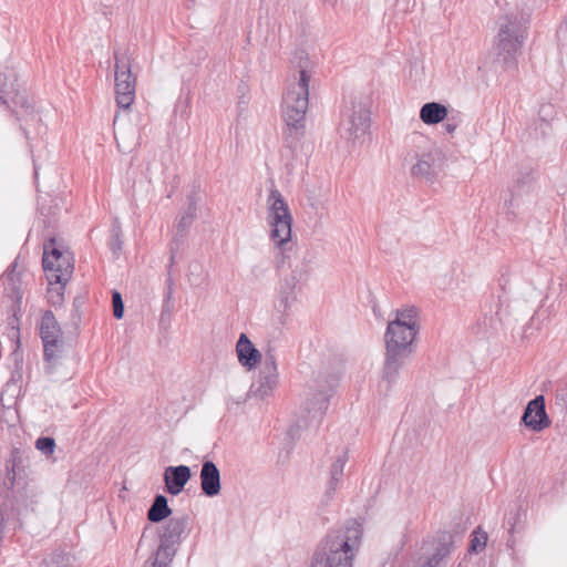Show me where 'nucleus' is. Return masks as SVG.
<instances>
[{
	"label": "nucleus",
	"instance_id": "nucleus-1",
	"mask_svg": "<svg viewBox=\"0 0 567 567\" xmlns=\"http://www.w3.org/2000/svg\"><path fill=\"white\" fill-rule=\"evenodd\" d=\"M363 536L362 524L355 518L347 519L332 528L318 549L310 567H353Z\"/></svg>",
	"mask_w": 567,
	"mask_h": 567
},
{
	"label": "nucleus",
	"instance_id": "nucleus-2",
	"mask_svg": "<svg viewBox=\"0 0 567 567\" xmlns=\"http://www.w3.org/2000/svg\"><path fill=\"white\" fill-rule=\"evenodd\" d=\"M529 18V12L515 7L502 13L497 19L494 63L505 71L517 68V55L528 34Z\"/></svg>",
	"mask_w": 567,
	"mask_h": 567
},
{
	"label": "nucleus",
	"instance_id": "nucleus-3",
	"mask_svg": "<svg viewBox=\"0 0 567 567\" xmlns=\"http://www.w3.org/2000/svg\"><path fill=\"white\" fill-rule=\"evenodd\" d=\"M311 80L308 56H300L298 78L287 87L282 99V117L287 125L286 142L291 145L303 133L305 117L309 106Z\"/></svg>",
	"mask_w": 567,
	"mask_h": 567
},
{
	"label": "nucleus",
	"instance_id": "nucleus-4",
	"mask_svg": "<svg viewBox=\"0 0 567 567\" xmlns=\"http://www.w3.org/2000/svg\"><path fill=\"white\" fill-rule=\"evenodd\" d=\"M415 328L405 327L400 321H390L384 333L385 358L382 368V381L392 385L400 370L413 353V341L417 336Z\"/></svg>",
	"mask_w": 567,
	"mask_h": 567
},
{
	"label": "nucleus",
	"instance_id": "nucleus-5",
	"mask_svg": "<svg viewBox=\"0 0 567 567\" xmlns=\"http://www.w3.org/2000/svg\"><path fill=\"white\" fill-rule=\"evenodd\" d=\"M268 224L270 226V239L280 249L281 264H285L287 251L291 250V224L292 217L281 193L272 188L268 196Z\"/></svg>",
	"mask_w": 567,
	"mask_h": 567
},
{
	"label": "nucleus",
	"instance_id": "nucleus-6",
	"mask_svg": "<svg viewBox=\"0 0 567 567\" xmlns=\"http://www.w3.org/2000/svg\"><path fill=\"white\" fill-rule=\"evenodd\" d=\"M42 265L49 286L65 285L74 269L71 252L61 250L55 238L44 243Z\"/></svg>",
	"mask_w": 567,
	"mask_h": 567
},
{
	"label": "nucleus",
	"instance_id": "nucleus-7",
	"mask_svg": "<svg viewBox=\"0 0 567 567\" xmlns=\"http://www.w3.org/2000/svg\"><path fill=\"white\" fill-rule=\"evenodd\" d=\"M115 101L120 109H128L135 99L136 76L132 72V58L114 50Z\"/></svg>",
	"mask_w": 567,
	"mask_h": 567
},
{
	"label": "nucleus",
	"instance_id": "nucleus-8",
	"mask_svg": "<svg viewBox=\"0 0 567 567\" xmlns=\"http://www.w3.org/2000/svg\"><path fill=\"white\" fill-rule=\"evenodd\" d=\"M371 112L367 103L351 100L342 111L339 125L341 137L348 141H355L364 136L370 128Z\"/></svg>",
	"mask_w": 567,
	"mask_h": 567
},
{
	"label": "nucleus",
	"instance_id": "nucleus-9",
	"mask_svg": "<svg viewBox=\"0 0 567 567\" xmlns=\"http://www.w3.org/2000/svg\"><path fill=\"white\" fill-rule=\"evenodd\" d=\"M62 330L53 312L47 310L40 323V337L43 342V357L50 367L58 364L64 350Z\"/></svg>",
	"mask_w": 567,
	"mask_h": 567
},
{
	"label": "nucleus",
	"instance_id": "nucleus-10",
	"mask_svg": "<svg viewBox=\"0 0 567 567\" xmlns=\"http://www.w3.org/2000/svg\"><path fill=\"white\" fill-rule=\"evenodd\" d=\"M279 383V373L275 351L268 349L264 354L260 365L259 377L250 386L251 396L265 400L274 394Z\"/></svg>",
	"mask_w": 567,
	"mask_h": 567
},
{
	"label": "nucleus",
	"instance_id": "nucleus-11",
	"mask_svg": "<svg viewBox=\"0 0 567 567\" xmlns=\"http://www.w3.org/2000/svg\"><path fill=\"white\" fill-rule=\"evenodd\" d=\"M311 395L305 406L307 416H302L296 424L297 430L315 426L318 427L326 415L332 396V384L320 386Z\"/></svg>",
	"mask_w": 567,
	"mask_h": 567
},
{
	"label": "nucleus",
	"instance_id": "nucleus-12",
	"mask_svg": "<svg viewBox=\"0 0 567 567\" xmlns=\"http://www.w3.org/2000/svg\"><path fill=\"white\" fill-rule=\"evenodd\" d=\"M453 544V536L446 532L424 542L422 546V561H424L429 567L445 566L446 558L452 553Z\"/></svg>",
	"mask_w": 567,
	"mask_h": 567
},
{
	"label": "nucleus",
	"instance_id": "nucleus-13",
	"mask_svg": "<svg viewBox=\"0 0 567 567\" xmlns=\"http://www.w3.org/2000/svg\"><path fill=\"white\" fill-rule=\"evenodd\" d=\"M511 269L508 266H503L499 269L497 278V286L499 293L491 296V303L488 306L491 324L495 321L502 322L504 317L508 315L509 298L507 293V286L509 285Z\"/></svg>",
	"mask_w": 567,
	"mask_h": 567
},
{
	"label": "nucleus",
	"instance_id": "nucleus-14",
	"mask_svg": "<svg viewBox=\"0 0 567 567\" xmlns=\"http://www.w3.org/2000/svg\"><path fill=\"white\" fill-rule=\"evenodd\" d=\"M520 423L534 432H540L551 424L546 412L544 395H537L527 403Z\"/></svg>",
	"mask_w": 567,
	"mask_h": 567
},
{
	"label": "nucleus",
	"instance_id": "nucleus-15",
	"mask_svg": "<svg viewBox=\"0 0 567 567\" xmlns=\"http://www.w3.org/2000/svg\"><path fill=\"white\" fill-rule=\"evenodd\" d=\"M174 258L175 255L172 251L171 255V264L168 266V277L166 280V291L164 296V302L162 307V312L159 316V329L163 333V337L166 339L167 334L172 329V323L174 319L175 303L173 300L174 296Z\"/></svg>",
	"mask_w": 567,
	"mask_h": 567
},
{
	"label": "nucleus",
	"instance_id": "nucleus-16",
	"mask_svg": "<svg viewBox=\"0 0 567 567\" xmlns=\"http://www.w3.org/2000/svg\"><path fill=\"white\" fill-rule=\"evenodd\" d=\"M177 544V524H169L166 532L163 534L159 547L156 551L154 561L150 567H171V564L176 555ZM148 564V561L146 563ZM145 567H148L145 565Z\"/></svg>",
	"mask_w": 567,
	"mask_h": 567
},
{
	"label": "nucleus",
	"instance_id": "nucleus-17",
	"mask_svg": "<svg viewBox=\"0 0 567 567\" xmlns=\"http://www.w3.org/2000/svg\"><path fill=\"white\" fill-rule=\"evenodd\" d=\"M202 492L207 497L217 496L220 493V472L213 461H205L200 470Z\"/></svg>",
	"mask_w": 567,
	"mask_h": 567
},
{
	"label": "nucleus",
	"instance_id": "nucleus-18",
	"mask_svg": "<svg viewBox=\"0 0 567 567\" xmlns=\"http://www.w3.org/2000/svg\"><path fill=\"white\" fill-rule=\"evenodd\" d=\"M25 461L27 458L20 450L13 449L11 451L10 458L6 464L7 477L3 482L7 488H12L16 483L25 478Z\"/></svg>",
	"mask_w": 567,
	"mask_h": 567
},
{
	"label": "nucleus",
	"instance_id": "nucleus-19",
	"mask_svg": "<svg viewBox=\"0 0 567 567\" xmlns=\"http://www.w3.org/2000/svg\"><path fill=\"white\" fill-rule=\"evenodd\" d=\"M236 352L239 363L248 370L256 368L258 363L261 364L264 360L259 350L245 333H241L238 338Z\"/></svg>",
	"mask_w": 567,
	"mask_h": 567
},
{
	"label": "nucleus",
	"instance_id": "nucleus-20",
	"mask_svg": "<svg viewBox=\"0 0 567 567\" xmlns=\"http://www.w3.org/2000/svg\"><path fill=\"white\" fill-rule=\"evenodd\" d=\"M440 171V163L436 153L429 152L417 157L416 163L411 168L414 177H421L426 181H434Z\"/></svg>",
	"mask_w": 567,
	"mask_h": 567
},
{
	"label": "nucleus",
	"instance_id": "nucleus-21",
	"mask_svg": "<svg viewBox=\"0 0 567 567\" xmlns=\"http://www.w3.org/2000/svg\"><path fill=\"white\" fill-rule=\"evenodd\" d=\"M349 460L348 452L339 454L329 470V481L326 489V496L331 498L343 477L344 466Z\"/></svg>",
	"mask_w": 567,
	"mask_h": 567
},
{
	"label": "nucleus",
	"instance_id": "nucleus-22",
	"mask_svg": "<svg viewBox=\"0 0 567 567\" xmlns=\"http://www.w3.org/2000/svg\"><path fill=\"white\" fill-rule=\"evenodd\" d=\"M449 115L447 107L439 102H427L420 110V118L426 125H435L443 122Z\"/></svg>",
	"mask_w": 567,
	"mask_h": 567
},
{
	"label": "nucleus",
	"instance_id": "nucleus-23",
	"mask_svg": "<svg viewBox=\"0 0 567 567\" xmlns=\"http://www.w3.org/2000/svg\"><path fill=\"white\" fill-rule=\"evenodd\" d=\"M200 187L194 186L190 194L187 195V209L179 218V230L188 227L196 217L197 206L200 200Z\"/></svg>",
	"mask_w": 567,
	"mask_h": 567
},
{
	"label": "nucleus",
	"instance_id": "nucleus-24",
	"mask_svg": "<svg viewBox=\"0 0 567 567\" xmlns=\"http://www.w3.org/2000/svg\"><path fill=\"white\" fill-rule=\"evenodd\" d=\"M172 514L168 507L167 498L164 495H156L153 504L147 511V519L152 523H159Z\"/></svg>",
	"mask_w": 567,
	"mask_h": 567
},
{
	"label": "nucleus",
	"instance_id": "nucleus-25",
	"mask_svg": "<svg viewBox=\"0 0 567 567\" xmlns=\"http://www.w3.org/2000/svg\"><path fill=\"white\" fill-rule=\"evenodd\" d=\"M298 279L295 275L285 278L280 282L279 288V307L286 311L290 307V302L295 300V288Z\"/></svg>",
	"mask_w": 567,
	"mask_h": 567
},
{
	"label": "nucleus",
	"instance_id": "nucleus-26",
	"mask_svg": "<svg viewBox=\"0 0 567 567\" xmlns=\"http://www.w3.org/2000/svg\"><path fill=\"white\" fill-rule=\"evenodd\" d=\"M556 114L553 104H542L538 110V123L536 124L535 131H539L542 136H546L550 133V123Z\"/></svg>",
	"mask_w": 567,
	"mask_h": 567
},
{
	"label": "nucleus",
	"instance_id": "nucleus-27",
	"mask_svg": "<svg viewBox=\"0 0 567 567\" xmlns=\"http://www.w3.org/2000/svg\"><path fill=\"white\" fill-rule=\"evenodd\" d=\"M42 567H74V557L69 553L54 550L43 559Z\"/></svg>",
	"mask_w": 567,
	"mask_h": 567
},
{
	"label": "nucleus",
	"instance_id": "nucleus-28",
	"mask_svg": "<svg viewBox=\"0 0 567 567\" xmlns=\"http://www.w3.org/2000/svg\"><path fill=\"white\" fill-rule=\"evenodd\" d=\"M488 535L482 527H476L470 535L467 551L470 554H480L486 547Z\"/></svg>",
	"mask_w": 567,
	"mask_h": 567
},
{
	"label": "nucleus",
	"instance_id": "nucleus-29",
	"mask_svg": "<svg viewBox=\"0 0 567 567\" xmlns=\"http://www.w3.org/2000/svg\"><path fill=\"white\" fill-rule=\"evenodd\" d=\"M393 321H400L405 327L415 328L419 332L420 326L416 320V310L414 308L403 309L396 311V318Z\"/></svg>",
	"mask_w": 567,
	"mask_h": 567
},
{
	"label": "nucleus",
	"instance_id": "nucleus-30",
	"mask_svg": "<svg viewBox=\"0 0 567 567\" xmlns=\"http://www.w3.org/2000/svg\"><path fill=\"white\" fill-rule=\"evenodd\" d=\"M110 249L117 256L122 251V230L117 220H115L110 229Z\"/></svg>",
	"mask_w": 567,
	"mask_h": 567
},
{
	"label": "nucleus",
	"instance_id": "nucleus-31",
	"mask_svg": "<svg viewBox=\"0 0 567 567\" xmlns=\"http://www.w3.org/2000/svg\"><path fill=\"white\" fill-rule=\"evenodd\" d=\"M187 279L192 286H199L204 280V267L198 261H193L188 266Z\"/></svg>",
	"mask_w": 567,
	"mask_h": 567
},
{
	"label": "nucleus",
	"instance_id": "nucleus-32",
	"mask_svg": "<svg viewBox=\"0 0 567 567\" xmlns=\"http://www.w3.org/2000/svg\"><path fill=\"white\" fill-rule=\"evenodd\" d=\"M164 480L167 492L177 495V466H168L165 470Z\"/></svg>",
	"mask_w": 567,
	"mask_h": 567
},
{
	"label": "nucleus",
	"instance_id": "nucleus-33",
	"mask_svg": "<svg viewBox=\"0 0 567 567\" xmlns=\"http://www.w3.org/2000/svg\"><path fill=\"white\" fill-rule=\"evenodd\" d=\"M35 447L45 456L53 454L55 441L51 436H41L35 441Z\"/></svg>",
	"mask_w": 567,
	"mask_h": 567
},
{
	"label": "nucleus",
	"instance_id": "nucleus-34",
	"mask_svg": "<svg viewBox=\"0 0 567 567\" xmlns=\"http://www.w3.org/2000/svg\"><path fill=\"white\" fill-rule=\"evenodd\" d=\"M112 306H113V316L116 319H122L124 315V303L122 299V295L114 290L112 292Z\"/></svg>",
	"mask_w": 567,
	"mask_h": 567
},
{
	"label": "nucleus",
	"instance_id": "nucleus-35",
	"mask_svg": "<svg viewBox=\"0 0 567 567\" xmlns=\"http://www.w3.org/2000/svg\"><path fill=\"white\" fill-rule=\"evenodd\" d=\"M64 286L65 285H60L59 287L56 288H49L48 290V293H49V300L52 305H60L62 303L63 301V295H64Z\"/></svg>",
	"mask_w": 567,
	"mask_h": 567
},
{
	"label": "nucleus",
	"instance_id": "nucleus-36",
	"mask_svg": "<svg viewBox=\"0 0 567 567\" xmlns=\"http://www.w3.org/2000/svg\"><path fill=\"white\" fill-rule=\"evenodd\" d=\"M445 120H446V122L444 124V130L449 134H453L461 123L460 113H457L456 115H451V116L447 115V117Z\"/></svg>",
	"mask_w": 567,
	"mask_h": 567
},
{
	"label": "nucleus",
	"instance_id": "nucleus-37",
	"mask_svg": "<svg viewBox=\"0 0 567 567\" xmlns=\"http://www.w3.org/2000/svg\"><path fill=\"white\" fill-rule=\"evenodd\" d=\"M190 468L187 465H179V493L184 489V486L190 480Z\"/></svg>",
	"mask_w": 567,
	"mask_h": 567
},
{
	"label": "nucleus",
	"instance_id": "nucleus-38",
	"mask_svg": "<svg viewBox=\"0 0 567 567\" xmlns=\"http://www.w3.org/2000/svg\"><path fill=\"white\" fill-rule=\"evenodd\" d=\"M4 86H6V80L2 76V73L0 72V104L6 107H9L8 101L6 100V97L3 95Z\"/></svg>",
	"mask_w": 567,
	"mask_h": 567
},
{
	"label": "nucleus",
	"instance_id": "nucleus-39",
	"mask_svg": "<svg viewBox=\"0 0 567 567\" xmlns=\"http://www.w3.org/2000/svg\"><path fill=\"white\" fill-rule=\"evenodd\" d=\"M532 171H526L525 173H520L519 176H517L516 182L519 185H525L532 181Z\"/></svg>",
	"mask_w": 567,
	"mask_h": 567
},
{
	"label": "nucleus",
	"instance_id": "nucleus-40",
	"mask_svg": "<svg viewBox=\"0 0 567 567\" xmlns=\"http://www.w3.org/2000/svg\"><path fill=\"white\" fill-rule=\"evenodd\" d=\"M415 567H429L424 561H422V558H419Z\"/></svg>",
	"mask_w": 567,
	"mask_h": 567
},
{
	"label": "nucleus",
	"instance_id": "nucleus-41",
	"mask_svg": "<svg viewBox=\"0 0 567 567\" xmlns=\"http://www.w3.org/2000/svg\"><path fill=\"white\" fill-rule=\"evenodd\" d=\"M336 382V379H332V382H328V384H326L324 386H328L329 384H332V388L334 386V383Z\"/></svg>",
	"mask_w": 567,
	"mask_h": 567
},
{
	"label": "nucleus",
	"instance_id": "nucleus-42",
	"mask_svg": "<svg viewBox=\"0 0 567 567\" xmlns=\"http://www.w3.org/2000/svg\"><path fill=\"white\" fill-rule=\"evenodd\" d=\"M293 431H295V427L291 426L290 430H289V434L292 435Z\"/></svg>",
	"mask_w": 567,
	"mask_h": 567
},
{
	"label": "nucleus",
	"instance_id": "nucleus-43",
	"mask_svg": "<svg viewBox=\"0 0 567 567\" xmlns=\"http://www.w3.org/2000/svg\"><path fill=\"white\" fill-rule=\"evenodd\" d=\"M509 525H511V530L514 528V524L515 523H512L511 519L508 520Z\"/></svg>",
	"mask_w": 567,
	"mask_h": 567
},
{
	"label": "nucleus",
	"instance_id": "nucleus-44",
	"mask_svg": "<svg viewBox=\"0 0 567 567\" xmlns=\"http://www.w3.org/2000/svg\"><path fill=\"white\" fill-rule=\"evenodd\" d=\"M195 0H190L192 3H194Z\"/></svg>",
	"mask_w": 567,
	"mask_h": 567
}]
</instances>
